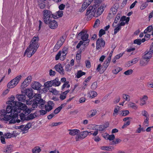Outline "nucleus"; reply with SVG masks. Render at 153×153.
<instances>
[{"mask_svg": "<svg viewBox=\"0 0 153 153\" xmlns=\"http://www.w3.org/2000/svg\"><path fill=\"white\" fill-rule=\"evenodd\" d=\"M22 94L25 93V95H27V96L30 99H31L34 96H36V94L35 96H33V91L32 88L27 89L24 90V91L21 90Z\"/></svg>", "mask_w": 153, "mask_h": 153, "instance_id": "nucleus-8", "label": "nucleus"}, {"mask_svg": "<svg viewBox=\"0 0 153 153\" xmlns=\"http://www.w3.org/2000/svg\"><path fill=\"white\" fill-rule=\"evenodd\" d=\"M149 118L148 117H146L145 120L143 124L146 126H149Z\"/></svg>", "mask_w": 153, "mask_h": 153, "instance_id": "nucleus-57", "label": "nucleus"}, {"mask_svg": "<svg viewBox=\"0 0 153 153\" xmlns=\"http://www.w3.org/2000/svg\"><path fill=\"white\" fill-rule=\"evenodd\" d=\"M89 134L88 132L84 131L80 132V134L77 135L76 137V141H79L80 140L83 139L87 136Z\"/></svg>", "mask_w": 153, "mask_h": 153, "instance_id": "nucleus-9", "label": "nucleus"}, {"mask_svg": "<svg viewBox=\"0 0 153 153\" xmlns=\"http://www.w3.org/2000/svg\"><path fill=\"white\" fill-rule=\"evenodd\" d=\"M133 71L132 69H129L125 71L124 74L127 75H129L131 74L133 72Z\"/></svg>", "mask_w": 153, "mask_h": 153, "instance_id": "nucleus-49", "label": "nucleus"}, {"mask_svg": "<svg viewBox=\"0 0 153 153\" xmlns=\"http://www.w3.org/2000/svg\"><path fill=\"white\" fill-rule=\"evenodd\" d=\"M13 145H9L4 147L3 149V152L6 153H11L13 151Z\"/></svg>", "mask_w": 153, "mask_h": 153, "instance_id": "nucleus-16", "label": "nucleus"}, {"mask_svg": "<svg viewBox=\"0 0 153 153\" xmlns=\"http://www.w3.org/2000/svg\"><path fill=\"white\" fill-rule=\"evenodd\" d=\"M134 43L137 44L138 45H140L141 43V41L140 39H135L134 41Z\"/></svg>", "mask_w": 153, "mask_h": 153, "instance_id": "nucleus-46", "label": "nucleus"}, {"mask_svg": "<svg viewBox=\"0 0 153 153\" xmlns=\"http://www.w3.org/2000/svg\"><path fill=\"white\" fill-rule=\"evenodd\" d=\"M122 70V68L120 67H118L113 71V72L115 74H117L119 72Z\"/></svg>", "mask_w": 153, "mask_h": 153, "instance_id": "nucleus-43", "label": "nucleus"}, {"mask_svg": "<svg viewBox=\"0 0 153 153\" xmlns=\"http://www.w3.org/2000/svg\"><path fill=\"white\" fill-rule=\"evenodd\" d=\"M11 114L10 115H6L3 118V120L8 121L11 119L12 114Z\"/></svg>", "mask_w": 153, "mask_h": 153, "instance_id": "nucleus-39", "label": "nucleus"}, {"mask_svg": "<svg viewBox=\"0 0 153 153\" xmlns=\"http://www.w3.org/2000/svg\"><path fill=\"white\" fill-rule=\"evenodd\" d=\"M148 3L147 2H145L142 4L141 6L140 7L141 10H143L146 8L148 6Z\"/></svg>", "mask_w": 153, "mask_h": 153, "instance_id": "nucleus-55", "label": "nucleus"}, {"mask_svg": "<svg viewBox=\"0 0 153 153\" xmlns=\"http://www.w3.org/2000/svg\"><path fill=\"white\" fill-rule=\"evenodd\" d=\"M43 21L46 24L49 23L53 18V19H56L57 15L53 14L50 10H45L43 11Z\"/></svg>", "mask_w": 153, "mask_h": 153, "instance_id": "nucleus-2", "label": "nucleus"}, {"mask_svg": "<svg viewBox=\"0 0 153 153\" xmlns=\"http://www.w3.org/2000/svg\"><path fill=\"white\" fill-rule=\"evenodd\" d=\"M93 7H89L87 9V12L85 14L87 16L86 20L87 21H89L91 20L93 16H96L95 11L93 10L92 11Z\"/></svg>", "mask_w": 153, "mask_h": 153, "instance_id": "nucleus-5", "label": "nucleus"}, {"mask_svg": "<svg viewBox=\"0 0 153 153\" xmlns=\"http://www.w3.org/2000/svg\"><path fill=\"white\" fill-rule=\"evenodd\" d=\"M56 70L62 74H64V71L63 68L61 64H58L54 67Z\"/></svg>", "mask_w": 153, "mask_h": 153, "instance_id": "nucleus-13", "label": "nucleus"}, {"mask_svg": "<svg viewBox=\"0 0 153 153\" xmlns=\"http://www.w3.org/2000/svg\"><path fill=\"white\" fill-rule=\"evenodd\" d=\"M91 78V76H89L87 78L85 79V81L83 82V84L84 85L83 87V88L84 89L85 88L87 85L86 83H87V82H88L90 81Z\"/></svg>", "mask_w": 153, "mask_h": 153, "instance_id": "nucleus-29", "label": "nucleus"}, {"mask_svg": "<svg viewBox=\"0 0 153 153\" xmlns=\"http://www.w3.org/2000/svg\"><path fill=\"white\" fill-rule=\"evenodd\" d=\"M129 105L130 107L136 110L137 108V106L134 103L131 102L130 103Z\"/></svg>", "mask_w": 153, "mask_h": 153, "instance_id": "nucleus-54", "label": "nucleus"}, {"mask_svg": "<svg viewBox=\"0 0 153 153\" xmlns=\"http://www.w3.org/2000/svg\"><path fill=\"white\" fill-rule=\"evenodd\" d=\"M41 151L40 148L39 146H36L32 149L33 153H39Z\"/></svg>", "mask_w": 153, "mask_h": 153, "instance_id": "nucleus-24", "label": "nucleus"}, {"mask_svg": "<svg viewBox=\"0 0 153 153\" xmlns=\"http://www.w3.org/2000/svg\"><path fill=\"white\" fill-rule=\"evenodd\" d=\"M88 7V6H87V4H85V3H83L81 7L79 10V12H83Z\"/></svg>", "mask_w": 153, "mask_h": 153, "instance_id": "nucleus-31", "label": "nucleus"}, {"mask_svg": "<svg viewBox=\"0 0 153 153\" xmlns=\"http://www.w3.org/2000/svg\"><path fill=\"white\" fill-rule=\"evenodd\" d=\"M94 128H95V130L97 131H103L105 129L103 128V126L102 125L100 126L96 125L94 127Z\"/></svg>", "mask_w": 153, "mask_h": 153, "instance_id": "nucleus-23", "label": "nucleus"}, {"mask_svg": "<svg viewBox=\"0 0 153 153\" xmlns=\"http://www.w3.org/2000/svg\"><path fill=\"white\" fill-rule=\"evenodd\" d=\"M7 112L5 110L2 109L1 110L0 112V116H4L6 115Z\"/></svg>", "mask_w": 153, "mask_h": 153, "instance_id": "nucleus-50", "label": "nucleus"}, {"mask_svg": "<svg viewBox=\"0 0 153 153\" xmlns=\"http://www.w3.org/2000/svg\"><path fill=\"white\" fill-rule=\"evenodd\" d=\"M100 20L98 19H97L95 22L94 26V27L95 28H96L98 27L100 24Z\"/></svg>", "mask_w": 153, "mask_h": 153, "instance_id": "nucleus-42", "label": "nucleus"}, {"mask_svg": "<svg viewBox=\"0 0 153 153\" xmlns=\"http://www.w3.org/2000/svg\"><path fill=\"white\" fill-rule=\"evenodd\" d=\"M68 131H70L69 134L72 136L77 135L80 132V131L77 129H69Z\"/></svg>", "mask_w": 153, "mask_h": 153, "instance_id": "nucleus-18", "label": "nucleus"}, {"mask_svg": "<svg viewBox=\"0 0 153 153\" xmlns=\"http://www.w3.org/2000/svg\"><path fill=\"white\" fill-rule=\"evenodd\" d=\"M138 61V59H137V58H135L132 60L131 61H129L128 62V63L129 65V66L133 64H135Z\"/></svg>", "mask_w": 153, "mask_h": 153, "instance_id": "nucleus-33", "label": "nucleus"}, {"mask_svg": "<svg viewBox=\"0 0 153 153\" xmlns=\"http://www.w3.org/2000/svg\"><path fill=\"white\" fill-rule=\"evenodd\" d=\"M117 107L118 108H115L114 110V113L113 114V115L114 116H116V115H117V114H116V113H117L118 111L120 109V107L118 106Z\"/></svg>", "mask_w": 153, "mask_h": 153, "instance_id": "nucleus-52", "label": "nucleus"}, {"mask_svg": "<svg viewBox=\"0 0 153 153\" xmlns=\"http://www.w3.org/2000/svg\"><path fill=\"white\" fill-rule=\"evenodd\" d=\"M56 15H57L56 18H58V17L60 18L63 16V12L62 10H59L56 12Z\"/></svg>", "mask_w": 153, "mask_h": 153, "instance_id": "nucleus-34", "label": "nucleus"}, {"mask_svg": "<svg viewBox=\"0 0 153 153\" xmlns=\"http://www.w3.org/2000/svg\"><path fill=\"white\" fill-rule=\"evenodd\" d=\"M130 121H128L126 123H125L124 125L122 127V128H125L127 127V126L130 125Z\"/></svg>", "mask_w": 153, "mask_h": 153, "instance_id": "nucleus-59", "label": "nucleus"}, {"mask_svg": "<svg viewBox=\"0 0 153 153\" xmlns=\"http://www.w3.org/2000/svg\"><path fill=\"white\" fill-rule=\"evenodd\" d=\"M42 86L41 84L38 82H34L31 84L32 88L35 90H40V88Z\"/></svg>", "mask_w": 153, "mask_h": 153, "instance_id": "nucleus-15", "label": "nucleus"}, {"mask_svg": "<svg viewBox=\"0 0 153 153\" xmlns=\"http://www.w3.org/2000/svg\"><path fill=\"white\" fill-rule=\"evenodd\" d=\"M40 94H38L36 96H34L35 100L37 102L38 104L40 105H43L44 104L45 101L41 98V96Z\"/></svg>", "mask_w": 153, "mask_h": 153, "instance_id": "nucleus-11", "label": "nucleus"}, {"mask_svg": "<svg viewBox=\"0 0 153 153\" xmlns=\"http://www.w3.org/2000/svg\"><path fill=\"white\" fill-rule=\"evenodd\" d=\"M145 131V130L143 128L139 127L138 128L136 131V132L138 133H140L141 131Z\"/></svg>", "mask_w": 153, "mask_h": 153, "instance_id": "nucleus-64", "label": "nucleus"}, {"mask_svg": "<svg viewBox=\"0 0 153 153\" xmlns=\"http://www.w3.org/2000/svg\"><path fill=\"white\" fill-rule=\"evenodd\" d=\"M51 81L52 82V84L53 86H59L61 84V82L59 81V79L58 78H56L55 79L53 80H51Z\"/></svg>", "mask_w": 153, "mask_h": 153, "instance_id": "nucleus-19", "label": "nucleus"}, {"mask_svg": "<svg viewBox=\"0 0 153 153\" xmlns=\"http://www.w3.org/2000/svg\"><path fill=\"white\" fill-rule=\"evenodd\" d=\"M61 51H60L59 52L57 53L56 55V56L55 57V60H57L59 59L60 58V56H61Z\"/></svg>", "mask_w": 153, "mask_h": 153, "instance_id": "nucleus-62", "label": "nucleus"}, {"mask_svg": "<svg viewBox=\"0 0 153 153\" xmlns=\"http://www.w3.org/2000/svg\"><path fill=\"white\" fill-rule=\"evenodd\" d=\"M120 16H121L120 14H117L114 22V23H117V22L118 21L119 19H120Z\"/></svg>", "mask_w": 153, "mask_h": 153, "instance_id": "nucleus-53", "label": "nucleus"}, {"mask_svg": "<svg viewBox=\"0 0 153 153\" xmlns=\"http://www.w3.org/2000/svg\"><path fill=\"white\" fill-rule=\"evenodd\" d=\"M18 102H16L15 101H12L11 102V103H7V104H8L9 105H11L10 106H12V107L13 106L14 107H17L18 106V105H19V103H17Z\"/></svg>", "mask_w": 153, "mask_h": 153, "instance_id": "nucleus-36", "label": "nucleus"}, {"mask_svg": "<svg viewBox=\"0 0 153 153\" xmlns=\"http://www.w3.org/2000/svg\"><path fill=\"white\" fill-rule=\"evenodd\" d=\"M114 149V147L112 146H102L101 147L102 149L106 151H111Z\"/></svg>", "mask_w": 153, "mask_h": 153, "instance_id": "nucleus-28", "label": "nucleus"}, {"mask_svg": "<svg viewBox=\"0 0 153 153\" xmlns=\"http://www.w3.org/2000/svg\"><path fill=\"white\" fill-rule=\"evenodd\" d=\"M105 44V41L102 38H99L97 40L96 48L97 50L101 49L102 47H104Z\"/></svg>", "mask_w": 153, "mask_h": 153, "instance_id": "nucleus-10", "label": "nucleus"}, {"mask_svg": "<svg viewBox=\"0 0 153 153\" xmlns=\"http://www.w3.org/2000/svg\"><path fill=\"white\" fill-rule=\"evenodd\" d=\"M48 24L49 25V27L52 29H55L57 28L58 26L57 22L54 19L51 20Z\"/></svg>", "mask_w": 153, "mask_h": 153, "instance_id": "nucleus-12", "label": "nucleus"}, {"mask_svg": "<svg viewBox=\"0 0 153 153\" xmlns=\"http://www.w3.org/2000/svg\"><path fill=\"white\" fill-rule=\"evenodd\" d=\"M32 79V77L31 76H29L24 80L21 86L22 90L24 91V90L26 89L25 88L29 85V83L31 81Z\"/></svg>", "mask_w": 153, "mask_h": 153, "instance_id": "nucleus-7", "label": "nucleus"}, {"mask_svg": "<svg viewBox=\"0 0 153 153\" xmlns=\"http://www.w3.org/2000/svg\"><path fill=\"white\" fill-rule=\"evenodd\" d=\"M13 134H11L9 133H5L4 135V136H5V138H10L12 137Z\"/></svg>", "mask_w": 153, "mask_h": 153, "instance_id": "nucleus-58", "label": "nucleus"}, {"mask_svg": "<svg viewBox=\"0 0 153 153\" xmlns=\"http://www.w3.org/2000/svg\"><path fill=\"white\" fill-rule=\"evenodd\" d=\"M97 82H95L92 84L91 85V88L92 89L94 90L97 88Z\"/></svg>", "mask_w": 153, "mask_h": 153, "instance_id": "nucleus-51", "label": "nucleus"}, {"mask_svg": "<svg viewBox=\"0 0 153 153\" xmlns=\"http://www.w3.org/2000/svg\"><path fill=\"white\" fill-rule=\"evenodd\" d=\"M97 111L96 109L91 110L89 112V117L91 118L94 115H95L97 114Z\"/></svg>", "mask_w": 153, "mask_h": 153, "instance_id": "nucleus-22", "label": "nucleus"}, {"mask_svg": "<svg viewBox=\"0 0 153 153\" xmlns=\"http://www.w3.org/2000/svg\"><path fill=\"white\" fill-rule=\"evenodd\" d=\"M99 6L98 4H95L93 6H90V7H93V8L92 9V11L93 10H95V12H96L97 11V7Z\"/></svg>", "mask_w": 153, "mask_h": 153, "instance_id": "nucleus-60", "label": "nucleus"}, {"mask_svg": "<svg viewBox=\"0 0 153 153\" xmlns=\"http://www.w3.org/2000/svg\"><path fill=\"white\" fill-rule=\"evenodd\" d=\"M105 31L103 29H101L99 31V36L100 38L103 35L105 34Z\"/></svg>", "mask_w": 153, "mask_h": 153, "instance_id": "nucleus-41", "label": "nucleus"}, {"mask_svg": "<svg viewBox=\"0 0 153 153\" xmlns=\"http://www.w3.org/2000/svg\"><path fill=\"white\" fill-rule=\"evenodd\" d=\"M32 123H28L23 128V131L28 130L31 127Z\"/></svg>", "mask_w": 153, "mask_h": 153, "instance_id": "nucleus-37", "label": "nucleus"}, {"mask_svg": "<svg viewBox=\"0 0 153 153\" xmlns=\"http://www.w3.org/2000/svg\"><path fill=\"white\" fill-rule=\"evenodd\" d=\"M54 104L53 102V101H49L48 102L47 104L45 105V106H46L49 107L50 106H54Z\"/></svg>", "mask_w": 153, "mask_h": 153, "instance_id": "nucleus-48", "label": "nucleus"}, {"mask_svg": "<svg viewBox=\"0 0 153 153\" xmlns=\"http://www.w3.org/2000/svg\"><path fill=\"white\" fill-rule=\"evenodd\" d=\"M120 114L123 116H126L128 115L129 113V112L128 110H124L121 111Z\"/></svg>", "mask_w": 153, "mask_h": 153, "instance_id": "nucleus-38", "label": "nucleus"}, {"mask_svg": "<svg viewBox=\"0 0 153 153\" xmlns=\"http://www.w3.org/2000/svg\"><path fill=\"white\" fill-rule=\"evenodd\" d=\"M16 108V107L13 106L12 107V106L9 105L7 106L6 108V111L7 113H10L11 114H13L14 113L16 112L14 111V108Z\"/></svg>", "mask_w": 153, "mask_h": 153, "instance_id": "nucleus-17", "label": "nucleus"}, {"mask_svg": "<svg viewBox=\"0 0 153 153\" xmlns=\"http://www.w3.org/2000/svg\"><path fill=\"white\" fill-rule=\"evenodd\" d=\"M31 108H26L24 111V114H26V115H28L30 114L31 112Z\"/></svg>", "mask_w": 153, "mask_h": 153, "instance_id": "nucleus-44", "label": "nucleus"}, {"mask_svg": "<svg viewBox=\"0 0 153 153\" xmlns=\"http://www.w3.org/2000/svg\"><path fill=\"white\" fill-rule=\"evenodd\" d=\"M66 70L67 71H71L72 68V67L69 64H68L66 66Z\"/></svg>", "mask_w": 153, "mask_h": 153, "instance_id": "nucleus-63", "label": "nucleus"}, {"mask_svg": "<svg viewBox=\"0 0 153 153\" xmlns=\"http://www.w3.org/2000/svg\"><path fill=\"white\" fill-rule=\"evenodd\" d=\"M104 10L103 9V7H100V8H99L97 9V16H97H100L101 14Z\"/></svg>", "mask_w": 153, "mask_h": 153, "instance_id": "nucleus-27", "label": "nucleus"}, {"mask_svg": "<svg viewBox=\"0 0 153 153\" xmlns=\"http://www.w3.org/2000/svg\"><path fill=\"white\" fill-rule=\"evenodd\" d=\"M147 51H146L144 53L145 54L143 56V59L149 62V59L151 58L152 56H150V55H149V53H147Z\"/></svg>", "mask_w": 153, "mask_h": 153, "instance_id": "nucleus-20", "label": "nucleus"}, {"mask_svg": "<svg viewBox=\"0 0 153 153\" xmlns=\"http://www.w3.org/2000/svg\"><path fill=\"white\" fill-rule=\"evenodd\" d=\"M87 33L86 31L82 30L76 35V37L79 40L82 39L83 42L86 41L88 39L89 35Z\"/></svg>", "mask_w": 153, "mask_h": 153, "instance_id": "nucleus-4", "label": "nucleus"}, {"mask_svg": "<svg viewBox=\"0 0 153 153\" xmlns=\"http://www.w3.org/2000/svg\"><path fill=\"white\" fill-rule=\"evenodd\" d=\"M85 73L82 72L81 70H79L77 71L76 77L77 78H79L83 75H85Z\"/></svg>", "mask_w": 153, "mask_h": 153, "instance_id": "nucleus-26", "label": "nucleus"}, {"mask_svg": "<svg viewBox=\"0 0 153 153\" xmlns=\"http://www.w3.org/2000/svg\"><path fill=\"white\" fill-rule=\"evenodd\" d=\"M22 76L21 75L17 76L15 78L10 82L7 85L9 88H13L15 87L18 83L20 80Z\"/></svg>", "mask_w": 153, "mask_h": 153, "instance_id": "nucleus-3", "label": "nucleus"}, {"mask_svg": "<svg viewBox=\"0 0 153 153\" xmlns=\"http://www.w3.org/2000/svg\"><path fill=\"white\" fill-rule=\"evenodd\" d=\"M16 97L19 101L24 102L26 101V97L24 93L21 94L16 95Z\"/></svg>", "mask_w": 153, "mask_h": 153, "instance_id": "nucleus-14", "label": "nucleus"}, {"mask_svg": "<svg viewBox=\"0 0 153 153\" xmlns=\"http://www.w3.org/2000/svg\"><path fill=\"white\" fill-rule=\"evenodd\" d=\"M52 82L51 81L47 82L44 83V87L46 88H49L53 86L52 85Z\"/></svg>", "mask_w": 153, "mask_h": 153, "instance_id": "nucleus-25", "label": "nucleus"}, {"mask_svg": "<svg viewBox=\"0 0 153 153\" xmlns=\"http://www.w3.org/2000/svg\"><path fill=\"white\" fill-rule=\"evenodd\" d=\"M39 40V38L38 36H34L33 37L30 42V45L25 52L24 56H25L27 52L31 51L32 49H33L31 53L32 55L35 53L39 46V45L38 43Z\"/></svg>", "mask_w": 153, "mask_h": 153, "instance_id": "nucleus-1", "label": "nucleus"}, {"mask_svg": "<svg viewBox=\"0 0 153 153\" xmlns=\"http://www.w3.org/2000/svg\"><path fill=\"white\" fill-rule=\"evenodd\" d=\"M48 89L49 90L50 92L52 93L53 94H56L58 93L56 89L51 88H48Z\"/></svg>", "mask_w": 153, "mask_h": 153, "instance_id": "nucleus-47", "label": "nucleus"}, {"mask_svg": "<svg viewBox=\"0 0 153 153\" xmlns=\"http://www.w3.org/2000/svg\"><path fill=\"white\" fill-rule=\"evenodd\" d=\"M35 118V117L32 114V113L30 114L26 117V121H28L29 120L33 119Z\"/></svg>", "mask_w": 153, "mask_h": 153, "instance_id": "nucleus-35", "label": "nucleus"}, {"mask_svg": "<svg viewBox=\"0 0 153 153\" xmlns=\"http://www.w3.org/2000/svg\"><path fill=\"white\" fill-rule=\"evenodd\" d=\"M123 98L126 100H128V101H129L130 100V96L129 95L125 94H123Z\"/></svg>", "mask_w": 153, "mask_h": 153, "instance_id": "nucleus-56", "label": "nucleus"}, {"mask_svg": "<svg viewBox=\"0 0 153 153\" xmlns=\"http://www.w3.org/2000/svg\"><path fill=\"white\" fill-rule=\"evenodd\" d=\"M19 116L20 117V119L21 120V121L22 122H24V121H26V114L24 113H21L19 114Z\"/></svg>", "mask_w": 153, "mask_h": 153, "instance_id": "nucleus-30", "label": "nucleus"}, {"mask_svg": "<svg viewBox=\"0 0 153 153\" xmlns=\"http://www.w3.org/2000/svg\"><path fill=\"white\" fill-rule=\"evenodd\" d=\"M65 41L64 37L62 36L60 38L59 40L58 41L57 44L61 47L64 43Z\"/></svg>", "mask_w": 153, "mask_h": 153, "instance_id": "nucleus-21", "label": "nucleus"}, {"mask_svg": "<svg viewBox=\"0 0 153 153\" xmlns=\"http://www.w3.org/2000/svg\"><path fill=\"white\" fill-rule=\"evenodd\" d=\"M121 27L118 25V26L114 29V34H116L121 29Z\"/></svg>", "mask_w": 153, "mask_h": 153, "instance_id": "nucleus-45", "label": "nucleus"}, {"mask_svg": "<svg viewBox=\"0 0 153 153\" xmlns=\"http://www.w3.org/2000/svg\"><path fill=\"white\" fill-rule=\"evenodd\" d=\"M17 103H19L17 107L13 108L14 109V111L16 112L17 113H19L21 111V110L24 111L26 108H27V106L24 104L18 102Z\"/></svg>", "mask_w": 153, "mask_h": 153, "instance_id": "nucleus-6", "label": "nucleus"}, {"mask_svg": "<svg viewBox=\"0 0 153 153\" xmlns=\"http://www.w3.org/2000/svg\"><path fill=\"white\" fill-rule=\"evenodd\" d=\"M61 111V110L60 109V107L59 108L58 107L57 108L55 109V110L54 111L53 113L54 114H58Z\"/></svg>", "mask_w": 153, "mask_h": 153, "instance_id": "nucleus-61", "label": "nucleus"}, {"mask_svg": "<svg viewBox=\"0 0 153 153\" xmlns=\"http://www.w3.org/2000/svg\"><path fill=\"white\" fill-rule=\"evenodd\" d=\"M33 102L32 105V107L31 108V109L32 110H34L35 108H37L38 104L37 102L36 101V100H35L34 98L33 100Z\"/></svg>", "mask_w": 153, "mask_h": 153, "instance_id": "nucleus-32", "label": "nucleus"}, {"mask_svg": "<svg viewBox=\"0 0 153 153\" xmlns=\"http://www.w3.org/2000/svg\"><path fill=\"white\" fill-rule=\"evenodd\" d=\"M109 63H108L107 62H104L103 63L102 68H103L102 69V70L104 71L106 69V68H107L108 65H109Z\"/></svg>", "mask_w": 153, "mask_h": 153, "instance_id": "nucleus-40", "label": "nucleus"}]
</instances>
